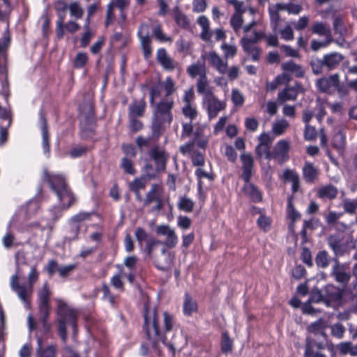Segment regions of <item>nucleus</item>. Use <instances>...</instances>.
Instances as JSON below:
<instances>
[{"label":"nucleus","instance_id":"obj_1","mask_svg":"<svg viewBox=\"0 0 357 357\" xmlns=\"http://www.w3.org/2000/svg\"><path fill=\"white\" fill-rule=\"evenodd\" d=\"M143 331L150 342L152 349L158 351L160 354V342H162L171 351L172 356L175 357V343L167 342V335L161 333L157 308H151L148 304H145L143 308Z\"/></svg>","mask_w":357,"mask_h":357},{"label":"nucleus","instance_id":"obj_2","mask_svg":"<svg viewBox=\"0 0 357 357\" xmlns=\"http://www.w3.org/2000/svg\"><path fill=\"white\" fill-rule=\"evenodd\" d=\"M242 162L241 178L244 181L242 191L254 203L263 201V192L255 184L250 182L254 174V160L251 154L243 153L240 156Z\"/></svg>","mask_w":357,"mask_h":357},{"label":"nucleus","instance_id":"obj_3","mask_svg":"<svg viewBox=\"0 0 357 357\" xmlns=\"http://www.w3.org/2000/svg\"><path fill=\"white\" fill-rule=\"evenodd\" d=\"M43 178L48 183L60 202L63 201L66 197L68 198V203L62 205L63 209L67 210L75 203L76 197L69 188L66 180L63 175L52 174L45 169L43 174Z\"/></svg>","mask_w":357,"mask_h":357},{"label":"nucleus","instance_id":"obj_4","mask_svg":"<svg viewBox=\"0 0 357 357\" xmlns=\"http://www.w3.org/2000/svg\"><path fill=\"white\" fill-rule=\"evenodd\" d=\"M173 100H161L155 107L151 124L153 137L158 139L165 130V126L170 125L173 120L172 110L174 107Z\"/></svg>","mask_w":357,"mask_h":357},{"label":"nucleus","instance_id":"obj_5","mask_svg":"<svg viewBox=\"0 0 357 357\" xmlns=\"http://www.w3.org/2000/svg\"><path fill=\"white\" fill-rule=\"evenodd\" d=\"M56 314L58 315L56 326L58 334L63 342H66L68 337L67 324L71 326L74 333L77 331L78 312L76 310L69 307L66 303L59 301Z\"/></svg>","mask_w":357,"mask_h":357},{"label":"nucleus","instance_id":"obj_6","mask_svg":"<svg viewBox=\"0 0 357 357\" xmlns=\"http://www.w3.org/2000/svg\"><path fill=\"white\" fill-rule=\"evenodd\" d=\"M148 155L153 162L154 166L147 162L143 167V172L147 174L149 179H155L158 174L165 172L169 160V154L156 145L149 150Z\"/></svg>","mask_w":357,"mask_h":357},{"label":"nucleus","instance_id":"obj_7","mask_svg":"<svg viewBox=\"0 0 357 357\" xmlns=\"http://www.w3.org/2000/svg\"><path fill=\"white\" fill-rule=\"evenodd\" d=\"M343 294V289L333 284H327L321 289H312L310 295V301L316 303H323L327 307H330L340 303Z\"/></svg>","mask_w":357,"mask_h":357},{"label":"nucleus","instance_id":"obj_8","mask_svg":"<svg viewBox=\"0 0 357 357\" xmlns=\"http://www.w3.org/2000/svg\"><path fill=\"white\" fill-rule=\"evenodd\" d=\"M344 56L340 52H332L323 55L322 58H312L310 66L314 75H319L324 71L331 72L337 69Z\"/></svg>","mask_w":357,"mask_h":357},{"label":"nucleus","instance_id":"obj_9","mask_svg":"<svg viewBox=\"0 0 357 357\" xmlns=\"http://www.w3.org/2000/svg\"><path fill=\"white\" fill-rule=\"evenodd\" d=\"M51 291L47 282L44 283L42 288L38 292V305L39 319L42 324L45 334L49 333L52 326L48 323L50 314V296Z\"/></svg>","mask_w":357,"mask_h":357},{"label":"nucleus","instance_id":"obj_10","mask_svg":"<svg viewBox=\"0 0 357 357\" xmlns=\"http://www.w3.org/2000/svg\"><path fill=\"white\" fill-rule=\"evenodd\" d=\"M97 123L93 114L88 113L79 124V135L82 139H92L96 135Z\"/></svg>","mask_w":357,"mask_h":357},{"label":"nucleus","instance_id":"obj_11","mask_svg":"<svg viewBox=\"0 0 357 357\" xmlns=\"http://www.w3.org/2000/svg\"><path fill=\"white\" fill-rule=\"evenodd\" d=\"M137 36L140 40L141 48L145 59H149L152 56L151 39L149 36V26L147 24H141L138 28Z\"/></svg>","mask_w":357,"mask_h":357},{"label":"nucleus","instance_id":"obj_12","mask_svg":"<svg viewBox=\"0 0 357 357\" xmlns=\"http://www.w3.org/2000/svg\"><path fill=\"white\" fill-rule=\"evenodd\" d=\"M290 151L289 142L284 139L279 140L271 151V160H276L279 164L282 165L286 162L289 157Z\"/></svg>","mask_w":357,"mask_h":357},{"label":"nucleus","instance_id":"obj_13","mask_svg":"<svg viewBox=\"0 0 357 357\" xmlns=\"http://www.w3.org/2000/svg\"><path fill=\"white\" fill-rule=\"evenodd\" d=\"M205 102L209 119H215L220 111L226 108V103L219 100L213 92L208 93V96H205Z\"/></svg>","mask_w":357,"mask_h":357},{"label":"nucleus","instance_id":"obj_14","mask_svg":"<svg viewBox=\"0 0 357 357\" xmlns=\"http://www.w3.org/2000/svg\"><path fill=\"white\" fill-rule=\"evenodd\" d=\"M326 344L323 342H317L310 337L305 339L304 357H327L324 354L319 351L326 348Z\"/></svg>","mask_w":357,"mask_h":357},{"label":"nucleus","instance_id":"obj_15","mask_svg":"<svg viewBox=\"0 0 357 357\" xmlns=\"http://www.w3.org/2000/svg\"><path fill=\"white\" fill-rule=\"evenodd\" d=\"M339 79L340 76L337 73L327 77H321L317 79L316 86L322 93H331L333 90L338 85Z\"/></svg>","mask_w":357,"mask_h":357},{"label":"nucleus","instance_id":"obj_16","mask_svg":"<svg viewBox=\"0 0 357 357\" xmlns=\"http://www.w3.org/2000/svg\"><path fill=\"white\" fill-rule=\"evenodd\" d=\"M334 261L335 264L331 273V276L334 278L336 282L347 285L351 279V275L346 271L344 266L341 265L337 258L334 259Z\"/></svg>","mask_w":357,"mask_h":357},{"label":"nucleus","instance_id":"obj_17","mask_svg":"<svg viewBox=\"0 0 357 357\" xmlns=\"http://www.w3.org/2000/svg\"><path fill=\"white\" fill-rule=\"evenodd\" d=\"M331 146L339 154H342L346 147V132L344 128H336L331 138Z\"/></svg>","mask_w":357,"mask_h":357},{"label":"nucleus","instance_id":"obj_18","mask_svg":"<svg viewBox=\"0 0 357 357\" xmlns=\"http://www.w3.org/2000/svg\"><path fill=\"white\" fill-rule=\"evenodd\" d=\"M156 59L163 69L167 71L174 70L177 65V63L168 55L167 50L163 47L158 49Z\"/></svg>","mask_w":357,"mask_h":357},{"label":"nucleus","instance_id":"obj_19","mask_svg":"<svg viewBox=\"0 0 357 357\" xmlns=\"http://www.w3.org/2000/svg\"><path fill=\"white\" fill-rule=\"evenodd\" d=\"M302 89L300 83L296 82L294 86H287L282 91L278 93V99L280 102H284L288 100H296L298 91Z\"/></svg>","mask_w":357,"mask_h":357},{"label":"nucleus","instance_id":"obj_20","mask_svg":"<svg viewBox=\"0 0 357 357\" xmlns=\"http://www.w3.org/2000/svg\"><path fill=\"white\" fill-rule=\"evenodd\" d=\"M206 58L211 67L215 69L220 74H225L227 69V61L222 59L215 52H209Z\"/></svg>","mask_w":357,"mask_h":357},{"label":"nucleus","instance_id":"obj_21","mask_svg":"<svg viewBox=\"0 0 357 357\" xmlns=\"http://www.w3.org/2000/svg\"><path fill=\"white\" fill-rule=\"evenodd\" d=\"M65 20H62L61 28L58 29V22H56L55 33L58 40H61L65 33H75L80 29V26L76 22L69 20L68 22L64 23Z\"/></svg>","mask_w":357,"mask_h":357},{"label":"nucleus","instance_id":"obj_22","mask_svg":"<svg viewBox=\"0 0 357 357\" xmlns=\"http://www.w3.org/2000/svg\"><path fill=\"white\" fill-rule=\"evenodd\" d=\"M93 213V212L81 211L71 217L69 222L70 225H75V235L73 238V240H77L79 238V234L81 229L79 223L83 221L90 220Z\"/></svg>","mask_w":357,"mask_h":357},{"label":"nucleus","instance_id":"obj_23","mask_svg":"<svg viewBox=\"0 0 357 357\" xmlns=\"http://www.w3.org/2000/svg\"><path fill=\"white\" fill-rule=\"evenodd\" d=\"M40 128L42 132V145L44 153H49L50 151V135L48 132V123L45 114L41 111L39 114Z\"/></svg>","mask_w":357,"mask_h":357},{"label":"nucleus","instance_id":"obj_24","mask_svg":"<svg viewBox=\"0 0 357 357\" xmlns=\"http://www.w3.org/2000/svg\"><path fill=\"white\" fill-rule=\"evenodd\" d=\"M241 45L243 51L248 54L251 55L252 59L254 61H257L259 59L261 50L260 48L254 46V43L251 42L248 37H243L241 38Z\"/></svg>","mask_w":357,"mask_h":357},{"label":"nucleus","instance_id":"obj_25","mask_svg":"<svg viewBox=\"0 0 357 357\" xmlns=\"http://www.w3.org/2000/svg\"><path fill=\"white\" fill-rule=\"evenodd\" d=\"M303 176L307 183H313L318 178L319 171L310 162H306L302 169Z\"/></svg>","mask_w":357,"mask_h":357},{"label":"nucleus","instance_id":"obj_26","mask_svg":"<svg viewBox=\"0 0 357 357\" xmlns=\"http://www.w3.org/2000/svg\"><path fill=\"white\" fill-rule=\"evenodd\" d=\"M282 179L284 181H289L291 183L292 195L299 191L300 178L296 171L286 169L283 172Z\"/></svg>","mask_w":357,"mask_h":357},{"label":"nucleus","instance_id":"obj_27","mask_svg":"<svg viewBox=\"0 0 357 357\" xmlns=\"http://www.w3.org/2000/svg\"><path fill=\"white\" fill-rule=\"evenodd\" d=\"M311 31L312 33L324 36L325 38L333 39L330 26L324 22H314L311 26Z\"/></svg>","mask_w":357,"mask_h":357},{"label":"nucleus","instance_id":"obj_28","mask_svg":"<svg viewBox=\"0 0 357 357\" xmlns=\"http://www.w3.org/2000/svg\"><path fill=\"white\" fill-rule=\"evenodd\" d=\"M37 357H56L57 356V347L56 344H50L46 347H43V340L38 337L37 340Z\"/></svg>","mask_w":357,"mask_h":357},{"label":"nucleus","instance_id":"obj_29","mask_svg":"<svg viewBox=\"0 0 357 357\" xmlns=\"http://www.w3.org/2000/svg\"><path fill=\"white\" fill-rule=\"evenodd\" d=\"M328 244L336 257L344 255V248L342 244V238L340 236L331 235L328 238Z\"/></svg>","mask_w":357,"mask_h":357},{"label":"nucleus","instance_id":"obj_30","mask_svg":"<svg viewBox=\"0 0 357 357\" xmlns=\"http://www.w3.org/2000/svg\"><path fill=\"white\" fill-rule=\"evenodd\" d=\"M146 107V103L144 98L139 101H134L128 107V116L142 117L144 115Z\"/></svg>","mask_w":357,"mask_h":357},{"label":"nucleus","instance_id":"obj_31","mask_svg":"<svg viewBox=\"0 0 357 357\" xmlns=\"http://www.w3.org/2000/svg\"><path fill=\"white\" fill-rule=\"evenodd\" d=\"M282 70L285 73H290L296 77L302 78L305 75V70L300 64L296 63L293 61H289L283 63L281 66Z\"/></svg>","mask_w":357,"mask_h":357},{"label":"nucleus","instance_id":"obj_32","mask_svg":"<svg viewBox=\"0 0 357 357\" xmlns=\"http://www.w3.org/2000/svg\"><path fill=\"white\" fill-rule=\"evenodd\" d=\"M186 72L191 78H195L197 76L206 75V69L204 61L198 60L196 63L188 66Z\"/></svg>","mask_w":357,"mask_h":357},{"label":"nucleus","instance_id":"obj_33","mask_svg":"<svg viewBox=\"0 0 357 357\" xmlns=\"http://www.w3.org/2000/svg\"><path fill=\"white\" fill-rule=\"evenodd\" d=\"M198 305L196 301L193 300L188 293L184 296L183 304V313L185 316L190 317L193 313L197 312Z\"/></svg>","mask_w":357,"mask_h":357},{"label":"nucleus","instance_id":"obj_34","mask_svg":"<svg viewBox=\"0 0 357 357\" xmlns=\"http://www.w3.org/2000/svg\"><path fill=\"white\" fill-rule=\"evenodd\" d=\"M69 8V5L67 4L63 0H56L54 5V8L57 15L58 29L61 28L62 20H65L66 17V11Z\"/></svg>","mask_w":357,"mask_h":357},{"label":"nucleus","instance_id":"obj_35","mask_svg":"<svg viewBox=\"0 0 357 357\" xmlns=\"http://www.w3.org/2000/svg\"><path fill=\"white\" fill-rule=\"evenodd\" d=\"M162 188L160 185L156 183L151 185L144 199V206H149L152 202L156 201L162 195Z\"/></svg>","mask_w":357,"mask_h":357},{"label":"nucleus","instance_id":"obj_36","mask_svg":"<svg viewBox=\"0 0 357 357\" xmlns=\"http://www.w3.org/2000/svg\"><path fill=\"white\" fill-rule=\"evenodd\" d=\"M150 179L147 176V174L144 173V174L139 177H135L131 182H130L128 184V188L131 192L143 190L146 188V183Z\"/></svg>","mask_w":357,"mask_h":357},{"label":"nucleus","instance_id":"obj_37","mask_svg":"<svg viewBox=\"0 0 357 357\" xmlns=\"http://www.w3.org/2000/svg\"><path fill=\"white\" fill-rule=\"evenodd\" d=\"M338 194L337 188L332 184L321 187L317 191V196L321 199H334Z\"/></svg>","mask_w":357,"mask_h":357},{"label":"nucleus","instance_id":"obj_38","mask_svg":"<svg viewBox=\"0 0 357 357\" xmlns=\"http://www.w3.org/2000/svg\"><path fill=\"white\" fill-rule=\"evenodd\" d=\"M174 19L177 26L180 28L183 29H189L190 20L178 6L174 8Z\"/></svg>","mask_w":357,"mask_h":357},{"label":"nucleus","instance_id":"obj_39","mask_svg":"<svg viewBox=\"0 0 357 357\" xmlns=\"http://www.w3.org/2000/svg\"><path fill=\"white\" fill-rule=\"evenodd\" d=\"M294 195L289 196L287 198V218L291 220V223L294 225V223L301 219V215L297 211L293 204Z\"/></svg>","mask_w":357,"mask_h":357},{"label":"nucleus","instance_id":"obj_40","mask_svg":"<svg viewBox=\"0 0 357 357\" xmlns=\"http://www.w3.org/2000/svg\"><path fill=\"white\" fill-rule=\"evenodd\" d=\"M161 243L160 241L152 236L146 239L145 246H142V249H141L145 255V259H151L155 247Z\"/></svg>","mask_w":357,"mask_h":357},{"label":"nucleus","instance_id":"obj_41","mask_svg":"<svg viewBox=\"0 0 357 357\" xmlns=\"http://www.w3.org/2000/svg\"><path fill=\"white\" fill-rule=\"evenodd\" d=\"M220 349L222 354H227L231 352L233 349V341L230 338L227 331L222 333Z\"/></svg>","mask_w":357,"mask_h":357},{"label":"nucleus","instance_id":"obj_42","mask_svg":"<svg viewBox=\"0 0 357 357\" xmlns=\"http://www.w3.org/2000/svg\"><path fill=\"white\" fill-rule=\"evenodd\" d=\"M163 316V330H161V333L167 335V333L172 331L174 323L175 317L168 312H164Z\"/></svg>","mask_w":357,"mask_h":357},{"label":"nucleus","instance_id":"obj_43","mask_svg":"<svg viewBox=\"0 0 357 357\" xmlns=\"http://www.w3.org/2000/svg\"><path fill=\"white\" fill-rule=\"evenodd\" d=\"M190 160L194 167H203L205 164V151L194 150L190 155Z\"/></svg>","mask_w":357,"mask_h":357},{"label":"nucleus","instance_id":"obj_44","mask_svg":"<svg viewBox=\"0 0 357 357\" xmlns=\"http://www.w3.org/2000/svg\"><path fill=\"white\" fill-rule=\"evenodd\" d=\"M315 263L318 267L325 268L330 264V257L326 250L319 251L315 257Z\"/></svg>","mask_w":357,"mask_h":357},{"label":"nucleus","instance_id":"obj_45","mask_svg":"<svg viewBox=\"0 0 357 357\" xmlns=\"http://www.w3.org/2000/svg\"><path fill=\"white\" fill-rule=\"evenodd\" d=\"M197 90L198 93L206 94V96H208V93L212 92L211 89H208V81L207 75L201 76V77H199L197 82Z\"/></svg>","mask_w":357,"mask_h":357},{"label":"nucleus","instance_id":"obj_46","mask_svg":"<svg viewBox=\"0 0 357 357\" xmlns=\"http://www.w3.org/2000/svg\"><path fill=\"white\" fill-rule=\"evenodd\" d=\"M324 321L321 319H318L317 321L311 323L307 328V331L314 335L321 334L322 335L326 336V334L324 331Z\"/></svg>","mask_w":357,"mask_h":357},{"label":"nucleus","instance_id":"obj_47","mask_svg":"<svg viewBox=\"0 0 357 357\" xmlns=\"http://www.w3.org/2000/svg\"><path fill=\"white\" fill-rule=\"evenodd\" d=\"M194 206V202L190 198L185 197H181L178 202V209L187 213L192 212L193 211Z\"/></svg>","mask_w":357,"mask_h":357},{"label":"nucleus","instance_id":"obj_48","mask_svg":"<svg viewBox=\"0 0 357 357\" xmlns=\"http://www.w3.org/2000/svg\"><path fill=\"white\" fill-rule=\"evenodd\" d=\"M120 167L123 169L124 173L130 175H135L136 174V169L134 167V163L130 158L128 157H123L121 159Z\"/></svg>","mask_w":357,"mask_h":357},{"label":"nucleus","instance_id":"obj_49","mask_svg":"<svg viewBox=\"0 0 357 357\" xmlns=\"http://www.w3.org/2000/svg\"><path fill=\"white\" fill-rule=\"evenodd\" d=\"M271 218L265 214H261L257 220V226L264 232H267L271 229Z\"/></svg>","mask_w":357,"mask_h":357},{"label":"nucleus","instance_id":"obj_50","mask_svg":"<svg viewBox=\"0 0 357 357\" xmlns=\"http://www.w3.org/2000/svg\"><path fill=\"white\" fill-rule=\"evenodd\" d=\"M88 147L84 145H77L73 147L68 153V155L71 158H80L86 154Z\"/></svg>","mask_w":357,"mask_h":357},{"label":"nucleus","instance_id":"obj_51","mask_svg":"<svg viewBox=\"0 0 357 357\" xmlns=\"http://www.w3.org/2000/svg\"><path fill=\"white\" fill-rule=\"evenodd\" d=\"M220 47L224 52V57L226 60L229 58H234L237 54V47L234 45L223 43Z\"/></svg>","mask_w":357,"mask_h":357},{"label":"nucleus","instance_id":"obj_52","mask_svg":"<svg viewBox=\"0 0 357 357\" xmlns=\"http://www.w3.org/2000/svg\"><path fill=\"white\" fill-rule=\"evenodd\" d=\"M333 42V39L324 38V40L319 41L315 39L312 40L310 47L313 52H318L322 48L327 47Z\"/></svg>","mask_w":357,"mask_h":357},{"label":"nucleus","instance_id":"obj_53","mask_svg":"<svg viewBox=\"0 0 357 357\" xmlns=\"http://www.w3.org/2000/svg\"><path fill=\"white\" fill-rule=\"evenodd\" d=\"M153 35L160 42H172V38L167 36L162 31V26L160 24H157L153 29Z\"/></svg>","mask_w":357,"mask_h":357},{"label":"nucleus","instance_id":"obj_54","mask_svg":"<svg viewBox=\"0 0 357 357\" xmlns=\"http://www.w3.org/2000/svg\"><path fill=\"white\" fill-rule=\"evenodd\" d=\"M69 11L70 15L76 20L81 19L84 14V10L80 6L79 2H73L69 4Z\"/></svg>","mask_w":357,"mask_h":357},{"label":"nucleus","instance_id":"obj_55","mask_svg":"<svg viewBox=\"0 0 357 357\" xmlns=\"http://www.w3.org/2000/svg\"><path fill=\"white\" fill-rule=\"evenodd\" d=\"M255 153L258 158H261L264 155L266 160H271V151L270 150V146L259 145L258 144L255 149Z\"/></svg>","mask_w":357,"mask_h":357},{"label":"nucleus","instance_id":"obj_56","mask_svg":"<svg viewBox=\"0 0 357 357\" xmlns=\"http://www.w3.org/2000/svg\"><path fill=\"white\" fill-rule=\"evenodd\" d=\"M89 59L88 55L85 52H79L77 54L74 61L73 66L75 68H82L87 63Z\"/></svg>","mask_w":357,"mask_h":357},{"label":"nucleus","instance_id":"obj_57","mask_svg":"<svg viewBox=\"0 0 357 357\" xmlns=\"http://www.w3.org/2000/svg\"><path fill=\"white\" fill-rule=\"evenodd\" d=\"M230 24L234 32L238 33L243 24V17L241 14H234L230 19Z\"/></svg>","mask_w":357,"mask_h":357},{"label":"nucleus","instance_id":"obj_58","mask_svg":"<svg viewBox=\"0 0 357 357\" xmlns=\"http://www.w3.org/2000/svg\"><path fill=\"white\" fill-rule=\"evenodd\" d=\"M59 266L56 260L50 259L44 267V271L47 272L50 278H52L56 272L59 273Z\"/></svg>","mask_w":357,"mask_h":357},{"label":"nucleus","instance_id":"obj_59","mask_svg":"<svg viewBox=\"0 0 357 357\" xmlns=\"http://www.w3.org/2000/svg\"><path fill=\"white\" fill-rule=\"evenodd\" d=\"M135 236L140 249H142L143 242H146V239L150 238L147 232L142 227H137L135 229Z\"/></svg>","mask_w":357,"mask_h":357},{"label":"nucleus","instance_id":"obj_60","mask_svg":"<svg viewBox=\"0 0 357 357\" xmlns=\"http://www.w3.org/2000/svg\"><path fill=\"white\" fill-rule=\"evenodd\" d=\"M301 259L308 267H312L313 266L312 253L308 248H302V252L301 253Z\"/></svg>","mask_w":357,"mask_h":357},{"label":"nucleus","instance_id":"obj_61","mask_svg":"<svg viewBox=\"0 0 357 357\" xmlns=\"http://www.w3.org/2000/svg\"><path fill=\"white\" fill-rule=\"evenodd\" d=\"M178 236L173 229L168 234V235H167V238L163 243L167 248L172 249L176 247L178 243Z\"/></svg>","mask_w":357,"mask_h":357},{"label":"nucleus","instance_id":"obj_62","mask_svg":"<svg viewBox=\"0 0 357 357\" xmlns=\"http://www.w3.org/2000/svg\"><path fill=\"white\" fill-rule=\"evenodd\" d=\"M231 100L235 106H242L245 98L239 90L234 89L231 91Z\"/></svg>","mask_w":357,"mask_h":357},{"label":"nucleus","instance_id":"obj_63","mask_svg":"<svg viewBox=\"0 0 357 357\" xmlns=\"http://www.w3.org/2000/svg\"><path fill=\"white\" fill-rule=\"evenodd\" d=\"M163 86L166 97L171 96L176 91L175 84L171 77L166 78Z\"/></svg>","mask_w":357,"mask_h":357},{"label":"nucleus","instance_id":"obj_64","mask_svg":"<svg viewBox=\"0 0 357 357\" xmlns=\"http://www.w3.org/2000/svg\"><path fill=\"white\" fill-rule=\"evenodd\" d=\"M129 129L131 132L135 133L143 128V123L136 117H129Z\"/></svg>","mask_w":357,"mask_h":357}]
</instances>
